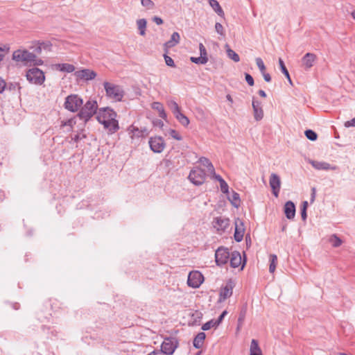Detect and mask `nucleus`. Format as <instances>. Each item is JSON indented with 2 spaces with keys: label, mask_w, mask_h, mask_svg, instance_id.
Here are the masks:
<instances>
[{
  "label": "nucleus",
  "mask_w": 355,
  "mask_h": 355,
  "mask_svg": "<svg viewBox=\"0 0 355 355\" xmlns=\"http://www.w3.org/2000/svg\"><path fill=\"white\" fill-rule=\"evenodd\" d=\"M116 113L112 108L102 107L97 113V121L103 125L105 129L108 130L109 134H113L119 129V122L116 119Z\"/></svg>",
  "instance_id": "f257e3e1"
},
{
  "label": "nucleus",
  "mask_w": 355,
  "mask_h": 355,
  "mask_svg": "<svg viewBox=\"0 0 355 355\" xmlns=\"http://www.w3.org/2000/svg\"><path fill=\"white\" fill-rule=\"evenodd\" d=\"M103 86L107 98L116 102L122 101L124 96V91L120 85L104 82Z\"/></svg>",
  "instance_id": "f03ea898"
},
{
  "label": "nucleus",
  "mask_w": 355,
  "mask_h": 355,
  "mask_svg": "<svg viewBox=\"0 0 355 355\" xmlns=\"http://www.w3.org/2000/svg\"><path fill=\"white\" fill-rule=\"evenodd\" d=\"M98 105L96 101H88L80 110L78 116L87 122L97 112Z\"/></svg>",
  "instance_id": "7ed1b4c3"
},
{
  "label": "nucleus",
  "mask_w": 355,
  "mask_h": 355,
  "mask_svg": "<svg viewBox=\"0 0 355 355\" xmlns=\"http://www.w3.org/2000/svg\"><path fill=\"white\" fill-rule=\"evenodd\" d=\"M35 55L27 50L18 49L12 53V60L17 62H21L24 65L31 64L34 60Z\"/></svg>",
  "instance_id": "20e7f679"
},
{
  "label": "nucleus",
  "mask_w": 355,
  "mask_h": 355,
  "mask_svg": "<svg viewBox=\"0 0 355 355\" xmlns=\"http://www.w3.org/2000/svg\"><path fill=\"white\" fill-rule=\"evenodd\" d=\"M179 346V342L175 337H166L161 345L160 352L164 355H172Z\"/></svg>",
  "instance_id": "39448f33"
},
{
  "label": "nucleus",
  "mask_w": 355,
  "mask_h": 355,
  "mask_svg": "<svg viewBox=\"0 0 355 355\" xmlns=\"http://www.w3.org/2000/svg\"><path fill=\"white\" fill-rule=\"evenodd\" d=\"M83 104V99L77 94H71L66 97L64 107L66 110L76 112Z\"/></svg>",
  "instance_id": "423d86ee"
},
{
  "label": "nucleus",
  "mask_w": 355,
  "mask_h": 355,
  "mask_svg": "<svg viewBox=\"0 0 355 355\" xmlns=\"http://www.w3.org/2000/svg\"><path fill=\"white\" fill-rule=\"evenodd\" d=\"M188 178L193 184L201 185L205 181L206 172L200 167H194L191 170Z\"/></svg>",
  "instance_id": "0eeeda50"
},
{
  "label": "nucleus",
  "mask_w": 355,
  "mask_h": 355,
  "mask_svg": "<svg viewBox=\"0 0 355 355\" xmlns=\"http://www.w3.org/2000/svg\"><path fill=\"white\" fill-rule=\"evenodd\" d=\"M26 76L30 83L36 85H42L45 80L44 72L37 67L28 69Z\"/></svg>",
  "instance_id": "6e6552de"
},
{
  "label": "nucleus",
  "mask_w": 355,
  "mask_h": 355,
  "mask_svg": "<svg viewBox=\"0 0 355 355\" xmlns=\"http://www.w3.org/2000/svg\"><path fill=\"white\" fill-rule=\"evenodd\" d=\"M230 253L228 248L223 246L219 247L215 253V261L217 266H221L227 263Z\"/></svg>",
  "instance_id": "1a4fd4ad"
},
{
  "label": "nucleus",
  "mask_w": 355,
  "mask_h": 355,
  "mask_svg": "<svg viewBox=\"0 0 355 355\" xmlns=\"http://www.w3.org/2000/svg\"><path fill=\"white\" fill-rule=\"evenodd\" d=\"M203 275L198 271H193L189 272L187 279V284L189 286L196 288H198L203 282Z\"/></svg>",
  "instance_id": "9d476101"
},
{
  "label": "nucleus",
  "mask_w": 355,
  "mask_h": 355,
  "mask_svg": "<svg viewBox=\"0 0 355 355\" xmlns=\"http://www.w3.org/2000/svg\"><path fill=\"white\" fill-rule=\"evenodd\" d=\"M230 222L229 218L219 216L214 218L212 225L219 234H222L230 226Z\"/></svg>",
  "instance_id": "9b49d317"
},
{
  "label": "nucleus",
  "mask_w": 355,
  "mask_h": 355,
  "mask_svg": "<svg viewBox=\"0 0 355 355\" xmlns=\"http://www.w3.org/2000/svg\"><path fill=\"white\" fill-rule=\"evenodd\" d=\"M149 146L154 153H160L165 148V143L161 137H150L149 139Z\"/></svg>",
  "instance_id": "f8f14e48"
},
{
  "label": "nucleus",
  "mask_w": 355,
  "mask_h": 355,
  "mask_svg": "<svg viewBox=\"0 0 355 355\" xmlns=\"http://www.w3.org/2000/svg\"><path fill=\"white\" fill-rule=\"evenodd\" d=\"M74 76L77 80L89 81L94 80L96 77L97 73L94 71L89 69H83L75 71Z\"/></svg>",
  "instance_id": "ddd939ff"
},
{
  "label": "nucleus",
  "mask_w": 355,
  "mask_h": 355,
  "mask_svg": "<svg viewBox=\"0 0 355 355\" xmlns=\"http://www.w3.org/2000/svg\"><path fill=\"white\" fill-rule=\"evenodd\" d=\"M234 224H235V231H234V240L236 242H241L243 239V236H244V233H245L244 223L242 220L237 218L235 219Z\"/></svg>",
  "instance_id": "4468645a"
},
{
  "label": "nucleus",
  "mask_w": 355,
  "mask_h": 355,
  "mask_svg": "<svg viewBox=\"0 0 355 355\" xmlns=\"http://www.w3.org/2000/svg\"><path fill=\"white\" fill-rule=\"evenodd\" d=\"M234 286V284L232 279L227 281L225 286L220 289L219 294V302H223L227 298L232 296Z\"/></svg>",
  "instance_id": "2eb2a0df"
},
{
  "label": "nucleus",
  "mask_w": 355,
  "mask_h": 355,
  "mask_svg": "<svg viewBox=\"0 0 355 355\" xmlns=\"http://www.w3.org/2000/svg\"><path fill=\"white\" fill-rule=\"evenodd\" d=\"M269 183L273 195L275 197H277L279 193L281 185V180L279 177L275 173H272L270 176Z\"/></svg>",
  "instance_id": "dca6fc26"
},
{
  "label": "nucleus",
  "mask_w": 355,
  "mask_h": 355,
  "mask_svg": "<svg viewBox=\"0 0 355 355\" xmlns=\"http://www.w3.org/2000/svg\"><path fill=\"white\" fill-rule=\"evenodd\" d=\"M317 59L316 55L312 53H306L302 58V66L305 70L310 69L315 64Z\"/></svg>",
  "instance_id": "f3484780"
},
{
  "label": "nucleus",
  "mask_w": 355,
  "mask_h": 355,
  "mask_svg": "<svg viewBox=\"0 0 355 355\" xmlns=\"http://www.w3.org/2000/svg\"><path fill=\"white\" fill-rule=\"evenodd\" d=\"M230 261L231 267L234 268L241 265V269H243L245 263V261L242 263L241 254L238 251H234L230 254Z\"/></svg>",
  "instance_id": "a211bd4d"
},
{
  "label": "nucleus",
  "mask_w": 355,
  "mask_h": 355,
  "mask_svg": "<svg viewBox=\"0 0 355 355\" xmlns=\"http://www.w3.org/2000/svg\"><path fill=\"white\" fill-rule=\"evenodd\" d=\"M180 40V34L178 32H174L171 37V39L166 42L163 46L164 50L166 53L168 52V49L175 46L178 44H179Z\"/></svg>",
  "instance_id": "6ab92c4d"
},
{
  "label": "nucleus",
  "mask_w": 355,
  "mask_h": 355,
  "mask_svg": "<svg viewBox=\"0 0 355 355\" xmlns=\"http://www.w3.org/2000/svg\"><path fill=\"white\" fill-rule=\"evenodd\" d=\"M252 108L254 119L257 121L261 120L263 117V111L261 103L255 100L254 98L252 99Z\"/></svg>",
  "instance_id": "aec40b11"
},
{
  "label": "nucleus",
  "mask_w": 355,
  "mask_h": 355,
  "mask_svg": "<svg viewBox=\"0 0 355 355\" xmlns=\"http://www.w3.org/2000/svg\"><path fill=\"white\" fill-rule=\"evenodd\" d=\"M284 213L288 219H293L295 215V205L292 201H288L284 205Z\"/></svg>",
  "instance_id": "412c9836"
},
{
  "label": "nucleus",
  "mask_w": 355,
  "mask_h": 355,
  "mask_svg": "<svg viewBox=\"0 0 355 355\" xmlns=\"http://www.w3.org/2000/svg\"><path fill=\"white\" fill-rule=\"evenodd\" d=\"M311 165L318 170H336L337 166H331L329 163L324 162L311 161Z\"/></svg>",
  "instance_id": "4be33fe9"
},
{
  "label": "nucleus",
  "mask_w": 355,
  "mask_h": 355,
  "mask_svg": "<svg viewBox=\"0 0 355 355\" xmlns=\"http://www.w3.org/2000/svg\"><path fill=\"white\" fill-rule=\"evenodd\" d=\"M206 334L204 332L198 333L193 339V345L196 349H200L202 347Z\"/></svg>",
  "instance_id": "5701e85b"
},
{
  "label": "nucleus",
  "mask_w": 355,
  "mask_h": 355,
  "mask_svg": "<svg viewBox=\"0 0 355 355\" xmlns=\"http://www.w3.org/2000/svg\"><path fill=\"white\" fill-rule=\"evenodd\" d=\"M209 6L213 8V10L216 12V14L224 18L225 13L219 3L216 0H209Z\"/></svg>",
  "instance_id": "b1692460"
},
{
  "label": "nucleus",
  "mask_w": 355,
  "mask_h": 355,
  "mask_svg": "<svg viewBox=\"0 0 355 355\" xmlns=\"http://www.w3.org/2000/svg\"><path fill=\"white\" fill-rule=\"evenodd\" d=\"M250 355H263L257 340L252 339L250 347Z\"/></svg>",
  "instance_id": "393cba45"
},
{
  "label": "nucleus",
  "mask_w": 355,
  "mask_h": 355,
  "mask_svg": "<svg viewBox=\"0 0 355 355\" xmlns=\"http://www.w3.org/2000/svg\"><path fill=\"white\" fill-rule=\"evenodd\" d=\"M152 108L153 110H156L158 111L159 112V116L164 119H166L167 116H166V114L165 112V110H164V106L163 105L159 103V102H154L153 104H152Z\"/></svg>",
  "instance_id": "a878e982"
},
{
  "label": "nucleus",
  "mask_w": 355,
  "mask_h": 355,
  "mask_svg": "<svg viewBox=\"0 0 355 355\" xmlns=\"http://www.w3.org/2000/svg\"><path fill=\"white\" fill-rule=\"evenodd\" d=\"M49 45L44 42L37 43L35 46H31V49H33L32 53H34L36 56L41 54L42 49H47Z\"/></svg>",
  "instance_id": "bb28decb"
},
{
  "label": "nucleus",
  "mask_w": 355,
  "mask_h": 355,
  "mask_svg": "<svg viewBox=\"0 0 355 355\" xmlns=\"http://www.w3.org/2000/svg\"><path fill=\"white\" fill-rule=\"evenodd\" d=\"M225 47L226 49L227 55L230 59L232 60L235 62L240 61L239 55L234 51L231 49L228 44H225Z\"/></svg>",
  "instance_id": "cd10ccee"
},
{
  "label": "nucleus",
  "mask_w": 355,
  "mask_h": 355,
  "mask_svg": "<svg viewBox=\"0 0 355 355\" xmlns=\"http://www.w3.org/2000/svg\"><path fill=\"white\" fill-rule=\"evenodd\" d=\"M231 204L236 208H238L241 205L240 196L238 193L232 191L230 196L228 197Z\"/></svg>",
  "instance_id": "c85d7f7f"
},
{
  "label": "nucleus",
  "mask_w": 355,
  "mask_h": 355,
  "mask_svg": "<svg viewBox=\"0 0 355 355\" xmlns=\"http://www.w3.org/2000/svg\"><path fill=\"white\" fill-rule=\"evenodd\" d=\"M246 313H247V307L245 306H243L239 313V316L238 321H237V322H238L237 331H239L240 329L241 328V327L243 326L244 320L245 318Z\"/></svg>",
  "instance_id": "c756f323"
},
{
  "label": "nucleus",
  "mask_w": 355,
  "mask_h": 355,
  "mask_svg": "<svg viewBox=\"0 0 355 355\" xmlns=\"http://www.w3.org/2000/svg\"><path fill=\"white\" fill-rule=\"evenodd\" d=\"M57 69L61 71H65L67 73H71L75 71V67L73 64L68 63L58 64L57 65Z\"/></svg>",
  "instance_id": "7c9ffc66"
},
{
  "label": "nucleus",
  "mask_w": 355,
  "mask_h": 355,
  "mask_svg": "<svg viewBox=\"0 0 355 355\" xmlns=\"http://www.w3.org/2000/svg\"><path fill=\"white\" fill-rule=\"evenodd\" d=\"M147 21L145 19H139L137 21V28L139 31V34L142 36L146 35Z\"/></svg>",
  "instance_id": "2f4dec72"
},
{
  "label": "nucleus",
  "mask_w": 355,
  "mask_h": 355,
  "mask_svg": "<svg viewBox=\"0 0 355 355\" xmlns=\"http://www.w3.org/2000/svg\"><path fill=\"white\" fill-rule=\"evenodd\" d=\"M128 130H130L129 134L132 139H134L135 137L139 138L144 136L142 130L132 125L129 128Z\"/></svg>",
  "instance_id": "473e14b6"
},
{
  "label": "nucleus",
  "mask_w": 355,
  "mask_h": 355,
  "mask_svg": "<svg viewBox=\"0 0 355 355\" xmlns=\"http://www.w3.org/2000/svg\"><path fill=\"white\" fill-rule=\"evenodd\" d=\"M199 162L204 166H205L207 168L208 171L214 172V167L208 158L201 157L199 159Z\"/></svg>",
  "instance_id": "72a5a7b5"
},
{
  "label": "nucleus",
  "mask_w": 355,
  "mask_h": 355,
  "mask_svg": "<svg viewBox=\"0 0 355 355\" xmlns=\"http://www.w3.org/2000/svg\"><path fill=\"white\" fill-rule=\"evenodd\" d=\"M177 120L184 126H187L189 124V119L184 114L180 112L174 115Z\"/></svg>",
  "instance_id": "f704fd0d"
},
{
  "label": "nucleus",
  "mask_w": 355,
  "mask_h": 355,
  "mask_svg": "<svg viewBox=\"0 0 355 355\" xmlns=\"http://www.w3.org/2000/svg\"><path fill=\"white\" fill-rule=\"evenodd\" d=\"M329 241L334 248L339 247L343 243L342 240L336 234H332L329 237Z\"/></svg>",
  "instance_id": "c9c22d12"
},
{
  "label": "nucleus",
  "mask_w": 355,
  "mask_h": 355,
  "mask_svg": "<svg viewBox=\"0 0 355 355\" xmlns=\"http://www.w3.org/2000/svg\"><path fill=\"white\" fill-rule=\"evenodd\" d=\"M279 67H280L282 72L284 74L286 78L288 79L289 83L291 84L292 82H291V79L288 71L287 70V69L285 66V64L282 58H279Z\"/></svg>",
  "instance_id": "e433bc0d"
},
{
  "label": "nucleus",
  "mask_w": 355,
  "mask_h": 355,
  "mask_svg": "<svg viewBox=\"0 0 355 355\" xmlns=\"http://www.w3.org/2000/svg\"><path fill=\"white\" fill-rule=\"evenodd\" d=\"M270 266H269V271L270 272H274L276 268L277 263V257L275 254L270 255Z\"/></svg>",
  "instance_id": "4c0bfd02"
},
{
  "label": "nucleus",
  "mask_w": 355,
  "mask_h": 355,
  "mask_svg": "<svg viewBox=\"0 0 355 355\" xmlns=\"http://www.w3.org/2000/svg\"><path fill=\"white\" fill-rule=\"evenodd\" d=\"M168 106L174 115L180 112V108L178 104L173 100L169 101L168 102Z\"/></svg>",
  "instance_id": "58836bf2"
},
{
  "label": "nucleus",
  "mask_w": 355,
  "mask_h": 355,
  "mask_svg": "<svg viewBox=\"0 0 355 355\" xmlns=\"http://www.w3.org/2000/svg\"><path fill=\"white\" fill-rule=\"evenodd\" d=\"M191 61L195 64H205L207 62L208 58L207 56H200L198 58L191 57Z\"/></svg>",
  "instance_id": "ea45409f"
},
{
  "label": "nucleus",
  "mask_w": 355,
  "mask_h": 355,
  "mask_svg": "<svg viewBox=\"0 0 355 355\" xmlns=\"http://www.w3.org/2000/svg\"><path fill=\"white\" fill-rule=\"evenodd\" d=\"M304 135L306 138L311 141H315L318 138V135L315 132L312 130H306L304 132Z\"/></svg>",
  "instance_id": "a19ab883"
},
{
  "label": "nucleus",
  "mask_w": 355,
  "mask_h": 355,
  "mask_svg": "<svg viewBox=\"0 0 355 355\" xmlns=\"http://www.w3.org/2000/svg\"><path fill=\"white\" fill-rule=\"evenodd\" d=\"M218 325H216V323L215 322V320H211L207 322H205L202 326V329L203 331H207L209 329H210L212 327H217Z\"/></svg>",
  "instance_id": "79ce46f5"
},
{
  "label": "nucleus",
  "mask_w": 355,
  "mask_h": 355,
  "mask_svg": "<svg viewBox=\"0 0 355 355\" xmlns=\"http://www.w3.org/2000/svg\"><path fill=\"white\" fill-rule=\"evenodd\" d=\"M21 87L18 83H10L6 84V89L9 90L10 92H15L16 90H19Z\"/></svg>",
  "instance_id": "37998d69"
},
{
  "label": "nucleus",
  "mask_w": 355,
  "mask_h": 355,
  "mask_svg": "<svg viewBox=\"0 0 355 355\" xmlns=\"http://www.w3.org/2000/svg\"><path fill=\"white\" fill-rule=\"evenodd\" d=\"M141 5L148 10H153L155 8V5L152 0H141Z\"/></svg>",
  "instance_id": "c03bdc74"
},
{
  "label": "nucleus",
  "mask_w": 355,
  "mask_h": 355,
  "mask_svg": "<svg viewBox=\"0 0 355 355\" xmlns=\"http://www.w3.org/2000/svg\"><path fill=\"white\" fill-rule=\"evenodd\" d=\"M255 61H256V64H257L258 68L259 69L261 73H263L264 71H266V66H265L262 59L261 58H257Z\"/></svg>",
  "instance_id": "a18cd8bd"
},
{
  "label": "nucleus",
  "mask_w": 355,
  "mask_h": 355,
  "mask_svg": "<svg viewBox=\"0 0 355 355\" xmlns=\"http://www.w3.org/2000/svg\"><path fill=\"white\" fill-rule=\"evenodd\" d=\"M167 53H168L165 52V53L164 54V58L166 65L168 67H175V65L173 60L170 56H168L167 55Z\"/></svg>",
  "instance_id": "49530a36"
},
{
  "label": "nucleus",
  "mask_w": 355,
  "mask_h": 355,
  "mask_svg": "<svg viewBox=\"0 0 355 355\" xmlns=\"http://www.w3.org/2000/svg\"><path fill=\"white\" fill-rule=\"evenodd\" d=\"M220 190L224 193H227L229 191V187L227 182L224 180H219Z\"/></svg>",
  "instance_id": "de8ad7c7"
},
{
  "label": "nucleus",
  "mask_w": 355,
  "mask_h": 355,
  "mask_svg": "<svg viewBox=\"0 0 355 355\" xmlns=\"http://www.w3.org/2000/svg\"><path fill=\"white\" fill-rule=\"evenodd\" d=\"M169 135L171 137L178 141H180L182 139L181 135L175 130L171 129L169 130Z\"/></svg>",
  "instance_id": "09e8293b"
},
{
  "label": "nucleus",
  "mask_w": 355,
  "mask_h": 355,
  "mask_svg": "<svg viewBox=\"0 0 355 355\" xmlns=\"http://www.w3.org/2000/svg\"><path fill=\"white\" fill-rule=\"evenodd\" d=\"M215 29H216V31L220 35H222V36L225 35L224 28H223V25L220 23H219V22L216 23Z\"/></svg>",
  "instance_id": "8fccbe9b"
},
{
  "label": "nucleus",
  "mask_w": 355,
  "mask_h": 355,
  "mask_svg": "<svg viewBox=\"0 0 355 355\" xmlns=\"http://www.w3.org/2000/svg\"><path fill=\"white\" fill-rule=\"evenodd\" d=\"M245 78L246 82L248 83V84L250 86H253L254 85V79H253L252 76L250 74H249L248 73H245Z\"/></svg>",
  "instance_id": "3c124183"
},
{
  "label": "nucleus",
  "mask_w": 355,
  "mask_h": 355,
  "mask_svg": "<svg viewBox=\"0 0 355 355\" xmlns=\"http://www.w3.org/2000/svg\"><path fill=\"white\" fill-rule=\"evenodd\" d=\"M9 48L6 46L3 47H0V62L3 60L4 56L8 52Z\"/></svg>",
  "instance_id": "603ef678"
},
{
  "label": "nucleus",
  "mask_w": 355,
  "mask_h": 355,
  "mask_svg": "<svg viewBox=\"0 0 355 355\" xmlns=\"http://www.w3.org/2000/svg\"><path fill=\"white\" fill-rule=\"evenodd\" d=\"M227 311H223L222 312V313L219 315V317L218 318V319H217V320H215V322H216V325H218H218L222 322L223 320L224 319V318H225V316L227 315Z\"/></svg>",
  "instance_id": "864d4df0"
},
{
  "label": "nucleus",
  "mask_w": 355,
  "mask_h": 355,
  "mask_svg": "<svg viewBox=\"0 0 355 355\" xmlns=\"http://www.w3.org/2000/svg\"><path fill=\"white\" fill-rule=\"evenodd\" d=\"M43 60L41 58H38L37 56L35 55V58H34V60H33L31 64L40 66L43 64Z\"/></svg>",
  "instance_id": "5fc2aeb1"
},
{
  "label": "nucleus",
  "mask_w": 355,
  "mask_h": 355,
  "mask_svg": "<svg viewBox=\"0 0 355 355\" xmlns=\"http://www.w3.org/2000/svg\"><path fill=\"white\" fill-rule=\"evenodd\" d=\"M152 20L157 25H161L164 23L163 21V19L159 17H157V16H154L153 18H152Z\"/></svg>",
  "instance_id": "6e6d98bb"
},
{
  "label": "nucleus",
  "mask_w": 355,
  "mask_h": 355,
  "mask_svg": "<svg viewBox=\"0 0 355 355\" xmlns=\"http://www.w3.org/2000/svg\"><path fill=\"white\" fill-rule=\"evenodd\" d=\"M200 56H207V50L202 44L199 45Z\"/></svg>",
  "instance_id": "4d7b16f0"
},
{
  "label": "nucleus",
  "mask_w": 355,
  "mask_h": 355,
  "mask_svg": "<svg viewBox=\"0 0 355 355\" xmlns=\"http://www.w3.org/2000/svg\"><path fill=\"white\" fill-rule=\"evenodd\" d=\"M6 87V83L1 78H0V94H1L5 89Z\"/></svg>",
  "instance_id": "13d9d810"
},
{
  "label": "nucleus",
  "mask_w": 355,
  "mask_h": 355,
  "mask_svg": "<svg viewBox=\"0 0 355 355\" xmlns=\"http://www.w3.org/2000/svg\"><path fill=\"white\" fill-rule=\"evenodd\" d=\"M345 127L355 126V117L350 121H347L345 123Z\"/></svg>",
  "instance_id": "bf43d9fd"
},
{
  "label": "nucleus",
  "mask_w": 355,
  "mask_h": 355,
  "mask_svg": "<svg viewBox=\"0 0 355 355\" xmlns=\"http://www.w3.org/2000/svg\"><path fill=\"white\" fill-rule=\"evenodd\" d=\"M263 75V77L266 82H270L271 81V76L268 73H266L264 71L263 73H261Z\"/></svg>",
  "instance_id": "052dcab7"
},
{
  "label": "nucleus",
  "mask_w": 355,
  "mask_h": 355,
  "mask_svg": "<svg viewBox=\"0 0 355 355\" xmlns=\"http://www.w3.org/2000/svg\"><path fill=\"white\" fill-rule=\"evenodd\" d=\"M86 136L85 135H83L82 136H80V135H76L72 139L75 141V142H78L80 140L83 139V138H85Z\"/></svg>",
  "instance_id": "680f3d73"
},
{
  "label": "nucleus",
  "mask_w": 355,
  "mask_h": 355,
  "mask_svg": "<svg viewBox=\"0 0 355 355\" xmlns=\"http://www.w3.org/2000/svg\"><path fill=\"white\" fill-rule=\"evenodd\" d=\"M301 216H302V219L303 220H305L306 219V217H307L306 209L301 208Z\"/></svg>",
  "instance_id": "e2e57ef3"
},
{
  "label": "nucleus",
  "mask_w": 355,
  "mask_h": 355,
  "mask_svg": "<svg viewBox=\"0 0 355 355\" xmlns=\"http://www.w3.org/2000/svg\"><path fill=\"white\" fill-rule=\"evenodd\" d=\"M154 125L162 128L164 125V123L162 121L158 119L154 122Z\"/></svg>",
  "instance_id": "0e129e2a"
},
{
  "label": "nucleus",
  "mask_w": 355,
  "mask_h": 355,
  "mask_svg": "<svg viewBox=\"0 0 355 355\" xmlns=\"http://www.w3.org/2000/svg\"><path fill=\"white\" fill-rule=\"evenodd\" d=\"M258 94H259V95L260 96H261V97H263V98L266 97V92H265L263 90H262V89L259 90Z\"/></svg>",
  "instance_id": "69168bd1"
},
{
  "label": "nucleus",
  "mask_w": 355,
  "mask_h": 355,
  "mask_svg": "<svg viewBox=\"0 0 355 355\" xmlns=\"http://www.w3.org/2000/svg\"><path fill=\"white\" fill-rule=\"evenodd\" d=\"M315 188H313L312 189V193H311V202H313L314 200H315Z\"/></svg>",
  "instance_id": "338daca9"
},
{
  "label": "nucleus",
  "mask_w": 355,
  "mask_h": 355,
  "mask_svg": "<svg viewBox=\"0 0 355 355\" xmlns=\"http://www.w3.org/2000/svg\"><path fill=\"white\" fill-rule=\"evenodd\" d=\"M226 98H227V100L229 102H230V103H231V104H232V103H233V99H232V96H231V95H230V94H227V95L226 96Z\"/></svg>",
  "instance_id": "774afa93"
}]
</instances>
